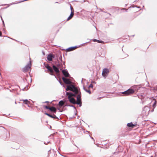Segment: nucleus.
Returning a JSON list of instances; mask_svg holds the SVG:
<instances>
[{
    "label": "nucleus",
    "mask_w": 157,
    "mask_h": 157,
    "mask_svg": "<svg viewBox=\"0 0 157 157\" xmlns=\"http://www.w3.org/2000/svg\"><path fill=\"white\" fill-rule=\"evenodd\" d=\"M66 94L68 96V98L71 103L73 104H76V102L75 99L74 98L72 97L73 96H75V94H73L71 93L67 92H66Z\"/></svg>",
    "instance_id": "obj_1"
},
{
    "label": "nucleus",
    "mask_w": 157,
    "mask_h": 157,
    "mask_svg": "<svg viewBox=\"0 0 157 157\" xmlns=\"http://www.w3.org/2000/svg\"><path fill=\"white\" fill-rule=\"evenodd\" d=\"M66 90L67 91L71 90L72 91L74 92L75 94H77L78 93V90L77 88L73 85H71L70 86H67L66 89Z\"/></svg>",
    "instance_id": "obj_2"
},
{
    "label": "nucleus",
    "mask_w": 157,
    "mask_h": 157,
    "mask_svg": "<svg viewBox=\"0 0 157 157\" xmlns=\"http://www.w3.org/2000/svg\"><path fill=\"white\" fill-rule=\"evenodd\" d=\"M134 92V91L132 89H129L126 91L122 92V94L125 96H127L132 94Z\"/></svg>",
    "instance_id": "obj_3"
},
{
    "label": "nucleus",
    "mask_w": 157,
    "mask_h": 157,
    "mask_svg": "<svg viewBox=\"0 0 157 157\" xmlns=\"http://www.w3.org/2000/svg\"><path fill=\"white\" fill-rule=\"evenodd\" d=\"M75 95L76 94L78 95L77 97V102H76V104L79 105L80 106H81V93L78 90V94H75Z\"/></svg>",
    "instance_id": "obj_4"
},
{
    "label": "nucleus",
    "mask_w": 157,
    "mask_h": 157,
    "mask_svg": "<svg viewBox=\"0 0 157 157\" xmlns=\"http://www.w3.org/2000/svg\"><path fill=\"white\" fill-rule=\"evenodd\" d=\"M31 67V63L30 61L28 63L27 65L23 69V71L24 72L28 71L30 68Z\"/></svg>",
    "instance_id": "obj_5"
},
{
    "label": "nucleus",
    "mask_w": 157,
    "mask_h": 157,
    "mask_svg": "<svg viewBox=\"0 0 157 157\" xmlns=\"http://www.w3.org/2000/svg\"><path fill=\"white\" fill-rule=\"evenodd\" d=\"M109 72V70L107 68H105L103 69L102 72V75L105 78L108 75Z\"/></svg>",
    "instance_id": "obj_6"
},
{
    "label": "nucleus",
    "mask_w": 157,
    "mask_h": 157,
    "mask_svg": "<svg viewBox=\"0 0 157 157\" xmlns=\"http://www.w3.org/2000/svg\"><path fill=\"white\" fill-rule=\"evenodd\" d=\"M54 55L52 54H49L48 55L47 59L48 61H51L52 60V58H54Z\"/></svg>",
    "instance_id": "obj_7"
},
{
    "label": "nucleus",
    "mask_w": 157,
    "mask_h": 157,
    "mask_svg": "<svg viewBox=\"0 0 157 157\" xmlns=\"http://www.w3.org/2000/svg\"><path fill=\"white\" fill-rule=\"evenodd\" d=\"M46 67L48 69V70L50 72V74L51 75H54L53 74V71L51 67H50L48 65L46 66Z\"/></svg>",
    "instance_id": "obj_8"
},
{
    "label": "nucleus",
    "mask_w": 157,
    "mask_h": 157,
    "mask_svg": "<svg viewBox=\"0 0 157 157\" xmlns=\"http://www.w3.org/2000/svg\"><path fill=\"white\" fill-rule=\"evenodd\" d=\"M62 80L65 83L67 84H70L71 83V82L68 79H67L64 77L62 78Z\"/></svg>",
    "instance_id": "obj_9"
},
{
    "label": "nucleus",
    "mask_w": 157,
    "mask_h": 157,
    "mask_svg": "<svg viewBox=\"0 0 157 157\" xmlns=\"http://www.w3.org/2000/svg\"><path fill=\"white\" fill-rule=\"evenodd\" d=\"M62 73L64 76L66 77H69V75L67 71L65 70H63L62 71Z\"/></svg>",
    "instance_id": "obj_10"
},
{
    "label": "nucleus",
    "mask_w": 157,
    "mask_h": 157,
    "mask_svg": "<svg viewBox=\"0 0 157 157\" xmlns=\"http://www.w3.org/2000/svg\"><path fill=\"white\" fill-rule=\"evenodd\" d=\"M45 114L53 119H58V118L57 117H56V116L54 114H53V115H52L47 113H45Z\"/></svg>",
    "instance_id": "obj_11"
},
{
    "label": "nucleus",
    "mask_w": 157,
    "mask_h": 157,
    "mask_svg": "<svg viewBox=\"0 0 157 157\" xmlns=\"http://www.w3.org/2000/svg\"><path fill=\"white\" fill-rule=\"evenodd\" d=\"M52 67H53L54 70L55 72H56V74L58 73L59 72V69H58V68H57L55 65H53Z\"/></svg>",
    "instance_id": "obj_12"
},
{
    "label": "nucleus",
    "mask_w": 157,
    "mask_h": 157,
    "mask_svg": "<svg viewBox=\"0 0 157 157\" xmlns=\"http://www.w3.org/2000/svg\"><path fill=\"white\" fill-rule=\"evenodd\" d=\"M49 110L52 112H53L55 113H56V109L55 108L53 107H50Z\"/></svg>",
    "instance_id": "obj_13"
},
{
    "label": "nucleus",
    "mask_w": 157,
    "mask_h": 157,
    "mask_svg": "<svg viewBox=\"0 0 157 157\" xmlns=\"http://www.w3.org/2000/svg\"><path fill=\"white\" fill-rule=\"evenodd\" d=\"M74 15V12H71L70 15L68 17L67 19V21L71 19L73 17Z\"/></svg>",
    "instance_id": "obj_14"
},
{
    "label": "nucleus",
    "mask_w": 157,
    "mask_h": 157,
    "mask_svg": "<svg viewBox=\"0 0 157 157\" xmlns=\"http://www.w3.org/2000/svg\"><path fill=\"white\" fill-rule=\"evenodd\" d=\"M22 101L24 102L28 106H29L28 105L30 103V101H29L27 99L23 100Z\"/></svg>",
    "instance_id": "obj_15"
},
{
    "label": "nucleus",
    "mask_w": 157,
    "mask_h": 157,
    "mask_svg": "<svg viewBox=\"0 0 157 157\" xmlns=\"http://www.w3.org/2000/svg\"><path fill=\"white\" fill-rule=\"evenodd\" d=\"M64 104V102L63 101H60L59 103V105L60 106H62Z\"/></svg>",
    "instance_id": "obj_16"
},
{
    "label": "nucleus",
    "mask_w": 157,
    "mask_h": 157,
    "mask_svg": "<svg viewBox=\"0 0 157 157\" xmlns=\"http://www.w3.org/2000/svg\"><path fill=\"white\" fill-rule=\"evenodd\" d=\"M127 126L128 127H132L134 126V125L132 124V123H128L127 124Z\"/></svg>",
    "instance_id": "obj_17"
},
{
    "label": "nucleus",
    "mask_w": 157,
    "mask_h": 157,
    "mask_svg": "<svg viewBox=\"0 0 157 157\" xmlns=\"http://www.w3.org/2000/svg\"><path fill=\"white\" fill-rule=\"evenodd\" d=\"M83 89L87 92L89 93V94H91V92L90 90H87L84 87H83Z\"/></svg>",
    "instance_id": "obj_18"
},
{
    "label": "nucleus",
    "mask_w": 157,
    "mask_h": 157,
    "mask_svg": "<svg viewBox=\"0 0 157 157\" xmlns=\"http://www.w3.org/2000/svg\"><path fill=\"white\" fill-rule=\"evenodd\" d=\"M76 47H71L69 48H68V50H69L70 51H72L73 50H74L75 48H76Z\"/></svg>",
    "instance_id": "obj_19"
},
{
    "label": "nucleus",
    "mask_w": 157,
    "mask_h": 157,
    "mask_svg": "<svg viewBox=\"0 0 157 157\" xmlns=\"http://www.w3.org/2000/svg\"><path fill=\"white\" fill-rule=\"evenodd\" d=\"M70 9H71V12H74V9L73 8L71 7V6Z\"/></svg>",
    "instance_id": "obj_20"
},
{
    "label": "nucleus",
    "mask_w": 157,
    "mask_h": 157,
    "mask_svg": "<svg viewBox=\"0 0 157 157\" xmlns=\"http://www.w3.org/2000/svg\"><path fill=\"white\" fill-rule=\"evenodd\" d=\"M93 41L94 42H98L99 41V40H96V39H93Z\"/></svg>",
    "instance_id": "obj_21"
},
{
    "label": "nucleus",
    "mask_w": 157,
    "mask_h": 157,
    "mask_svg": "<svg viewBox=\"0 0 157 157\" xmlns=\"http://www.w3.org/2000/svg\"><path fill=\"white\" fill-rule=\"evenodd\" d=\"M93 87V85L92 84H90L88 86V88H92Z\"/></svg>",
    "instance_id": "obj_22"
},
{
    "label": "nucleus",
    "mask_w": 157,
    "mask_h": 157,
    "mask_svg": "<svg viewBox=\"0 0 157 157\" xmlns=\"http://www.w3.org/2000/svg\"><path fill=\"white\" fill-rule=\"evenodd\" d=\"M44 107H45L46 109H49L50 108V107H49V106H45Z\"/></svg>",
    "instance_id": "obj_23"
},
{
    "label": "nucleus",
    "mask_w": 157,
    "mask_h": 157,
    "mask_svg": "<svg viewBox=\"0 0 157 157\" xmlns=\"http://www.w3.org/2000/svg\"><path fill=\"white\" fill-rule=\"evenodd\" d=\"M98 43H102L103 42V41H101V40H99V41L98 42Z\"/></svg>",
    "instance_id": "obj_24"
},
{
    "label": "nucleus",
    "mask_w": 157,
    "mask_h": 157,
    "mask_svg": "<svg viewBox=\"0 0 157 157\" xmlns=\"http://www.w3.org/2000/svg\"><path fill=\"white\" fill-rule=\"evenodd\" d=\"M91 83H96L94 82H91Z\"/></svg>",
    "instance_id": "obj_25"
},
{
    "label": "nucleus",
    "mask_w": 157,
    "mask_h": 157,
    "mask_svg": "<svg viewBox=\"0 0 157 157\" xmlns=\"http://www.w3.org/2000/svg\"><path fill=\"white\" fill-rule=\"evenodd\" d=\"M1 35H2V33H1L0 32V36H1Z\"/></svg>",
    "instance_id": "obj_26"
},
{
    "label": "nucleus",
    "mask_w": 157,
    "mask_h": 157,
    "mask_svg": "<svg viewBox=\"0 0 157 157\" xmlns=\"http://www.w3.org/2000/svg\"><path fill=\"white\" fill-rule=\"evenodd\" d=\"M91 138L92 139H93V137H91Z\"/></svg>",
    "instance_id": "obj_27"
},
{
    "label": "nucleus",
    "mask_w": 157,
    "mask_h": 157,
    "mask_svg": "<svg viewBox=\"0 0 157 157\" xmlns=\"http://www.w3.org/2000/svg\"><path fill=\"white\" fill-rule=\"evenodd\" d=\"M48 102V101H46L45 102Z\"/></svg>",
    "instance_id": "obj_28"
}]
</instances>
